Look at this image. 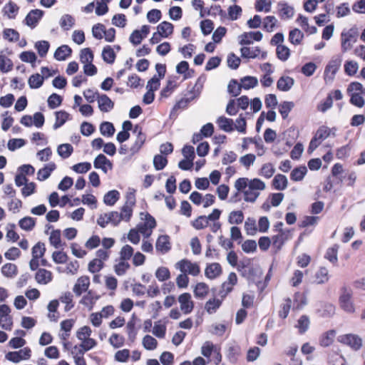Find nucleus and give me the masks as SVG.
I'll return each instance as SVG.
<instances>
[{
  "instance_id": "f257e3e1",
  "label": "nucleus",
  "mask_w": 365,
  "mask_h": 365,
  "mask_svg": "<svg viewBox=\"0 0 365 365\" xmlns=\"http://www.w3.org/2000/svg\"><path fill=\"white\" fill-rule=\"evenodd\" d=\"M352 297L353 292L351 288L346 287L341 288L339 299V306L342 310L349 314H353L356 311Z\"/></svg>"
},
{
  "instance_id": "f03ea898",
  "label": "nucleus",
  "mask_w": 365,
  "mask_h": 365,
  "mask_svg": "<svg viewBox=\"0 0 365 365\" xmlns=\"http://www.w3.org/2000/svg\"><path fill=\"white\" fill-rule=\"evenodd\" d=\"M358 36L357 31L355 29L344 30L341 34V50L343 52L349 51L356 42Z\"/></svg>"
},
{
  "instance_id": "7ed1b4c3",
  "label": "nucleus",
  "mask_w": 365,
  "mask_h": 365,
  "mask_svg": "<svg viewBox=\"0 0 365 365\" xmlns=\"http://www.w3.org/2000/svg\"><path fill=\"white\" fill-rule=\"evenodd\" d=\"M341 59L338 58L331 59L329 62L324 70V78L326 83H332L335 75L341 66Z\"/></svg>"
},
{
  "instance_id": "20e7f679",
  "label": "nucleus",
  "mask_w": 365,
  "mask_h": 365,
  "mask_svg": "<svg viewBox=\"0 0 365 365\" xmlns=\"http://www.w3.org/2000/svg\"><path fill=\"white\" fill-rule=\"evenodd\" d=\"M44 15L43 10L35 9L31 10L26 16L23 23L31 29H35Z\"/></svg>"
},
{
  "instance_id": "39448f33",
  "label": "nucleus",
  "mask_w": 365,
  "mask_h": 365,
  "mask_svg": "<svg viewBox=\"0 0 365 365\" xmlns=\"http://www.w3.org/2000/svg\"><path fill=\"white\" fill-rule=\"evenodd\" d=\"M31 349L24 347L19 351H9L6 354V359L14 363H19L21 360H26L31 357Z\"/></svg>"
},
{
  "instance_id": "423d86ee",
  "label": "nucleus",
  "mask_w": 365,
  "mask_h": 365,
  "mask_svg": "<svg viewBox=\"0 0 365 365\" xmlns=\"http://www.w3.org/2000/svg\"><path fill=\"white\" fill-rule=\"evenodd\" d=\"M180 303V310L185 314H190L194 308V302L190 293L185 292L181 294L178 298Z\"/></svg>"
},
{
  "instance_id": "0eeeda50",
  "label": "nucleus",
  "mask_w": 365,
  "mask_h": 365,
  "mask_svg": "<svg viewBox=\"0 0 365 365\" xmlns=\"http://www.w3.org/2000/svg\"><path fill=\"white\" fill-rule=\"evenodd\" d=\"M292 230L286 228L284 230H282L277 235L272 237V245L277 250H281L284 244L292 238L291 234Z\"/></svg>"
},
{
  "instance_id": "6e6552de",
  "label": "nucleus",
  "mask_w": 365,
  "mask_h": 365,
  "mask_svg": "<svg viewBox=\"0 0 365 365\" xmlns=\"http://www.w3.org/2000/svg\"><path fill=\"white\" fill-rule=\"evenodd\" d=\"M340 342L349 346L354 350H359L362 346V339L355 334H345L339 336Z\"/></svg>"
},
{
  "instance_id": "1a4fd4ad",
  "label": "nucleus",
  "mask_w": 365,
  "mask_h": 365,
  "mask_svg": "<svg viewBox=\"0 0 365 365\" xmlns=\"http://www.w3.org/2000/svg\"><path fill=\"white\" fill-rule=\"evenodd\" d=\"M133 133H137V138L135 143L130 148L132 155L135 154L140 150L145 140V135L142 133V128L140 125H135Z\"/></svg>"
},
{
  "instance_id": "9d476101",
  "label": "nucleus",
  "mask_w": 365,
  "mask_h": 365,
  "mask_svg": "<svg viewBox=\"0 0 365 365\" xmlns=\"http://www.w3.org/2000/svg\"><path fill=\"white\" fill-rule=\"evenodd\" d=\"M93 166L96 169H101L104 173H107L108 169L111 170L113 168L111 161L103 154H99L96 157Z\"/></svg>"
},
{
  "instance_id": "9b49d317",
  "label": "nucleus",
  "mask_w": 365,
  "mask_h": 365,
  "mask_svg": "<svg viewBox=\"0 0 365 365\" xmlns=\"http://www.w3.org/2000/svg\"><path fill=\"white\" fill-rule=\"evenodd\" d=\"M216 123L220 130L226 133H231L235 130V124L233 120L224 115L218 117Z\"/></svg>"
},
{
  "instance_id": "f8f14e48",
  "label": "nucleus",
  "mask_w": 365,
  "mask_h": 365,
  "mask_svg": "<svg viewBox=\"0 0 365 365\" xmlns=\"http://www.w3.org/2000/svg\"><path fill=\"white\" fill-rule=\"evenodd\" d=\"M90 285V278L87 276H82L77 279L73 291L76 296H81L83 292L88 290Z\"/></svg>"
},
{
  "instance_id": "ddd939ff",
  "label": "nucleus",
  "mask_w": 365,
  "mask_h": 365,
  "mask_svg": "<svg viewBox=\"0 0 365 365\" xmlns=\"http://www.w3.org/2000/svg\"><path fill=\"white\" fill-rule=\"evenodd\" d=\"M277 6L278 14L282 19H292L294 14V9L292 6L288 5L285 1H280L278 3Z\"/></svg>"
},
{
  "instance_id": "4468645a",
  "label": "nucleus",
  "mask_w": 365,
  "mask_h": 365,
  "mask_svg": "<svg viewBox=\"0 0 365 365\" xmlns=\"http://www.w3.org/2000/svg\"><path fill=\"white\" fill-rule=\"evenodd\" d=\"M222 267L217 262L208 264L205 269V275L207 278L214 279L222 274Z\"/></svg>"
},
{
  "instance_id": "2eb2a0df",
  "label": "nucleus",
  "mask_w": 365,
  "mask_h": 365,
  "mask_svg": "<svg viewBox=\"0 0 365 365\" xmlns=\"http://www.w3.org/2000/svg\"><path fill=\"white\" fill-rule=\"evenodd\" d=\"M98 106L101 111L107 113L111 110L114 107V103L106 94L98 96Z\"/></svg>"
},
{
  "instance_id": "dca6fc26",
  "label": "nucleus",
  "mask_w": 365,
  "mask_h": 365,
  "mask_svg": "<svg viewBox=\"0 0 365 365\" xmlns=\"http://www.w3.org/2000/svg\"><path fill=\"white\" fill-rule=\"evenodd\" d=\"M343 98V95L340 90H334L329 93L327 99L321 106V110L324 112L329 109L333 104V98L339 101Z\"/></svg>"
},
{
  "instance_id": "f3484780",
  "label": "nucleus",
  "mask_w": 365,
  "mask_h": 365,
  "mask_svg": "<svg viewBox=\"0 0 365 365\" xmlns=\"http://www.w3.org/2000/svg\"><path fill=\"white\" fill-rule=\"evenodd\" d=\"M294 84V80L292 77L282 76L277 82L278 90L284 92L289 91Z\"/></svg>"
},
{
  "instance_id": "a211bd4d",
  "label": "nucleus",
  "mask_w": 365,
  "mask_h": 365,
  "mask_svg": "<svg viewBox=\"0 0 365 365\" xmlns=\"http://www.w3.org/2000/svg\"><path fill=\"white\" fill-rule=\"evenodd\" d=\"M10 312L11 309L7 304L0 305V317L4 318V321L6 322V324H2L1 327L6 330H10L12 326V320L9 317Z\"/></svg>"
},
{
  "instance_id": "6ab92c4d",
  "label": "nucleus",
  "mask_w": 365,
  "mask_h": 365,
  "mask_svg": "<svg viewBox=\"0 0 365 365\" xmlns=\"http://www.w3.org/2000/svg\"><path fill=\"white\" fill-rule=\"evenodd\" d=\"M96 344V340L92 338L83 339L79 346L76 345L73 349L75 350L78 349V354L83 355L85 352L95 347Z\"/></svg>"
},
{
  "instance_id": "aec40b11",
  "label": "nucleus",
  "mask_w": 365,
  "mask_h": 365,
  "mask_svg": "<svg viewBox=\"0 0 365 365\" xmlns=\"http://www.w3.org/2000/svg\"><path fill=\"white\" fill-rule=\"evenodd\" d=\"M155 248L163 254L168 252L171 249L169 237L166 235H160L156 241Z\"/></svg>"
},
{
  "instance_id": "412c9836",
  "label": "nucleus",
  "mask_w": 365,
  "mask_h": 365,
  "mask_svg": "<svg viewBox=\"0 0 365 365\" xmlns=\"http://www.w3.org/2000/svg\"><path fill=\"white\" fill-rule=\"evenodd\" d=\"M56 169V165L54 163H50L46 164L43 168L38 170L37 173V180L39 181H43L48 179L51 173Z\"/></svg>"
},
{
  "instance_id": "4be33fe9",
  "label": "nucleus",
  "mask_w": 365,
  "mask_h": 365,
  "mask_svg": "<svg viewBox=\"0 0 365 365\" xmlns=\"http://www.w3.org/2000/svg\"><path fill=\"white\" fill-rule=\"evenodd\" d=\"M35 279L38 284H47L52 280V273L46 269H38Z\"/></svg>"
},
{
  "instance_id": "5701e85b",
  "label": "nucleus",
  "mask_w": 365,
  "mask_h": 365,
  "mask_svg": "<svg viewBox=\"0 0 365 365\" xmlns=\"http://www.w3.org/2000/svg\"><path fill=\"white\" fill-rule=\"evenodd\" d=\"M72 49L68 45H62L58 47L54 53V58L57 61H65L68 57L71 56Z\"/></svg>"
},
{
  "instance_id": "b1692460",
  "label": "nucleus",
  "mask_w": 365,
  "mask_h": 365,
  "mask_svg": "<svg viewBox=\"0 0 365 365\" xmlns=\"http://www.w3.org/2000/svg\"><path fill=\"white\" fill-rule=\"evenodd\" d=\"M99 298L100 296L96 294L92 290H89L81 299L80 303L86 306L91 310Z\"/></svg>"
},
{
  "instance_id": "393cba45",
  "label": "nucleus",
  "mask_w": 365,
  "mask_h": 365,
  "mask_svg": "<svg viewBox=\"0 0 365 365\" xmlns=\"http://www.w3.org/2000/svg\"><path fill=\"white\" fill-rule=\"evenodd\" d=\"M19 10V7L12 1H9L3 8L4 15L7 16L9 19L16 18Z\"/></svg>"
},
{
  "instance_id": "a878e982",
  "label": "nucleus",
  "mask_w": 365,
  "mask_h": 365,
  "mask_svg": "<svg viewBox=\"0 0 365 365\" xmlns=\"http://www.w3.org/2000/svg\"><path fill=\"white\" fill-rule=\"evenodd\" d=\"M241 56L244 58H255L261 53L259 47L243 46L240 48Z\"/></svg>"
},
{
  "instance_id": "bb28decb",
  "label": "nucleus",
  "mask_w": 365,
  "mask_h": 365,
  "mask_svg": "<svg viewBox=\"0 0 365 365\" xmlns=\"http://www.w3.org/2000/svg\"><path fill=\"white\" fill-rule=\"evenodd\" d=\"M157 29L163 38H168L173 34L174 26L171 23L164 21L157 26Z\"/></svg>"
},
{
  "instance_id": "cd10ccee",
  "label": "nucleus",
  "mask_w": 365,
  "mask_h": 365,
  "mask_svg": "<svg viewBox=\"0 0 365 365\" xmlns=\"http://www.w3.org/2000/svg\"><path fill=\"white\" fill-rule=\"evenodd\" d=\"M70 114L65 110L55 112L56 122L53 125L54 130L61 128L68 120Z\"/></svg>"
},
{
  "instance_id": "c85d7f7f",
  "label": "nucleus",
  "mask_w": 365,
  "mask_h": 365,
  "mask_svg": "<svg viewBox=\"0 0 365 365\" xmlns=\"http://www.w3.org/2000/svg\"><path fill=\"white\" fill-rule=\"evenodd\" d=\"M102 58L108 64H113L115 62L116 55L113 48L109 46H106L102 51Z\"/></svg>"
},
{
  "instance_id": "c756f323",
  "label": "nucleus",
  "mask_w": 365,
  "mask_h": 365,
  "mask_svg": "<svg viewBox=\"0 0 365 365\" xmlns=\"http://www.w3.org/2000/svg\"><path fill=\"white\" fill-rule=\"evenodd\" d=\"M288 184L287 178L282 174H277L272 180V185L277 190H284L287 188Z\"/></svg>"
},
{
  "instance_id": "7c9ffc66",
  "label": "nucleus",
  "mask_w": 365,
  "mask_h": 365,
  "mask_svg": "<svg viewBox=\"0 0 365 365\" xmlns=\"http://www.w3.org/2000/svg\"><path fill=\"white\" fill-rule=\"evenodd\" d=\"M120 198V192L112 190L106 192L103 197V202L108 206H113Z\"/></svg>"
},
{
  "instance_id": "2f4dec72",
  "label": "nucleus",
  "mask_w": 365,
  "mask_h": 365,
  "mask_svg": "<svg viewBox=\"0 0 365 365\" xmlns=\"http://www.w3.org/2000/svg\"><path fill=\"white\" fill-rule=\"evenodd\" d=\"M44 76L39 73L32 74L28 79V84L31 89H37L42 86L44 81Z\"/></svg>"
},
{
  "instance_id": "473e14b6",
  "label": "nucleus",
  "mask_w": 365,
  "mask_h": 365,
  "mask_svg": "<svg viewBox=\"0 0 365 365\" xmlns=\"http://www.w3.org/2000/svg\"><path fill=\"white\" fill-rule=\"evenodd\" d=\"M190 93L191 95L190 97L182 98L175 104L171 113L173 111L178 110V109H184V108H187L188 104L192 101H193L195 98L197 97V96H196V94L193 93V91H190Z\"/></svg>"
},
{
  "instance_id": "72a5a7b5",
  "label": "nucleus",
  "mask_w": 365,
  "mask_h": 365,
  "mask_svg": "<svg viewBox=\"0 0 365 365\" xmlns=\"http://www.w3.org/2000/svg\"><path fill=\"white\" fill-rule=\"evenodd\" d=\"M75 19L70 14H63L59 21V24L63 30L68 31L75 25Z\"/></svg>"
},
{
  "instance_id": "f704fd0d",
  "label": "nucleus",
  "mask_w": 365,
  "mask_h": 365,
  "mask_svg": "<svg viewBox=\"0 0 365 365\" xmlns=\"http://www.w3.org/2000/svg\"><path fill=\"white\" fill-rule=\"evenodd\" d=\"M222 300L216 298L209 299L205 304V309L210 314H214L220 307Z\"/></svg>"
},
{
  "instance_id": "c9c22d12",
  "label": "nucleus",
  "mask_w": 365,
  "mask_h": 365,
  "mask_svg": "<svg viewBox=\"0 0 365 365\" xmlns=\"http://www.w3.org/2000/svg\"><path fill=\"white\" fill-rule=\"evenodd\" d=\"M73 152V146L69 143H63L58 146L57 153L63 159L68 158Z\"/></svg>"
},
{
  "instance_id": "e433bc0d",
  "label": "nucleus",
  "mask_w": 365,
  "mask_h": 365,
  "mask_svg": "<svg viewBox=\"0 0 365 365\" xmlns=\"http://www.w3.org/2000/svg\"><path fill=\"white\" fill-rule=\"evenodd\" d=\"M99 129L101 135L107 137L113 136L115 131L113 124L108 121L101 123Z\"/></svg>"
},
{
  "instance_id": "4c0bfd02",
  "label": "nucleus",
  "mask_w": 365,
  "mask_h": 365,
  "mask_svg": "<svg viewBox=\"0 0 365 365\" xmlns=\"http://www.w3.org/2000/svg\"><path fill=\"white\" fill-rule=\"evenodd\" d=\"M240 83L242 88L248 90L256 87L258 84V80L255 76H247L240 79Z\"/></svg>"
},
{
  "instance_id": "58836bf2",
  "label": "nucleus",
  "mask_w": 365,
  "mask_h": 365,
  "mask_svg": "<svg viewBox=\"0 0 365 365\" xmlns=\"http://www.w3.org/2000/svg\"><path fill=\"white\" fill-rule=\"evenodd\" d=\"M36 225V220L31 217H24L19 221V227L26 231H31Z\"/></svg>"
},
{
  "instance_id": "ea45409f",
  "label": "nucleus",
  "mask_w": 365,
  "mask_h": 365,
  "mask_svg": "<svg viewBox=\"0 0 365 365\" xmlns=\"http://www.w3.org/2000/svg\"><path fill=\"white\" fill-rule=\"evenodd\" d=\"M241 83H239L236 79H232L227 86V92L233 97L238 96L242 91Z\"/></svg>"
},
{
  "instance_id": "a19ab883",
  "label": "nucleus",
  "mask_w": 365,
  "mask_h": 365,
  "mask_svg": "<svg viewBox=\"0 0 365 365\" xmlns=\"http://www.w3.org/2000/svg\"><path fill=\"white\" fill-rule=\"evenodd\" d=\"M17 272L16 265L12 263H6L1 267V273L6 277L12 278L17 274Z\"/></svg>"
},
{
  "instance_id": "79ce46f5",
  "label": "nucleus",
  "mask_w": 365,
  "mask_h": 365,
  "mask_svg": "<svg viewBox=\"0 0 365 365\" xmlns=\"http://www.w3.org/2000/svg\"><path fill=\"white\" fill-rule=\"evenodd\" d=\"M344 68L345 73L349 76H352L357 73L359 66L356 61L350 60L345 62Z\"/></svg>"
},
{
  "instance_id": "37998d69",
  "label": "nucleus",
  "mask_w": 365,
  "mask_h": 365,
  "mask_svg": "<svg viewBox=\"0 0 365 365\" xmlns=\"http://www.w3.org/2000/svg\"><path fill=\"white\" fill-rule=\"evenodd\" d=\"M176 87L175 78H169L167 81L166 86L161 90L160 98H168Z\"/></svg>"
},
{
  "instance_id": "c03bdc74",
  "label": "nucleus",
  "mask_w": 365,
  "mask_h": 365,
  "mask_svg": "<svg viewBox=\"0 0 365 365\" xmlns=\"http://www.w3.org/2000/svg\"><path fill=\"white\" fill-rule=\"evenodd\" d=\"M307 171L305 166L295 168L291 172L290 178L293 181H300L304 178Z\"/></svg>"
},
{
  "instance_id": "a18cd8bd",
  "label": "nucleus",
  "mask_w": 365,
  "mask_h": 365,
  "mask_svg": "<svg viewBox=\"0 0 365 365\" xmlns=\"http://www.w3.org/2000/svg\"><path fill=\"white\" fill-rule=\"evenodd\" d=\"M3 38L10 42H16L19 40V33L14 29H4L3 31Z\"/></svg>"
},
{
  "instance_id": "49530a36",
  "label": "nucleus",
  "mask_w": 365,
  "mask_h": 365,
  "mask_svg": "<svg viewBox=\"0 0 365 365\" xmlns=\"http://www.w3.org/2000/svg\"><path fill=\"white\" fill-rule=\"evenodd\" d=\"M294 104L292 101H284L279 106V112L281 114L283 119H286L288 117L289 112L294 108Z\"/></svg>"
},
{
  "instance_id": "de8ad7c7",
  "label": "nucleus",
  "mask_w": 365,
  "mask_h": 365,
  "mask_svg": "<svg viewBox=\"0 0 365 365\" xmlns=\"http://www.w3.org/2000/svg\"><path fill=\"white\" fill-rule=\"evenodd\" d=\"M62 101L63 98L60 95L53 93L48 98V106L51 109H55L61 105Z\"/></svg>"
},
{
  "instance_id": "09e8293b",
  "label": "nucleus",
  "mask_w": 365,
  "mask_h": 365,
  "mask_svg": "<svg viewBox=\"0 0 365 365\" xmlns=\"http://www.w3.org/2000/svg\"><path fill=\"white\" fill-rule=\"evenodd\" d=\"M208 291L209 287L207 284L204 282H199L195 285L194 294L197 298H203L207 294Z\"/></svg>"
},
{
  "instance_id": "8fccbe9b",
  "label": "nucleus",
  "mask_w": 365,
  "mask_h": 365,
  "mask_svg": "<svg viewBox=\"0 0 365 365\" xmlns=\"http://www.w3.org/2000/svg\"><path fill=\"white\" fill-rule=\"evenodd\" d=\"M12 61L4 55H0V71L2 73H8L13 68Z\"/></svg>"
},
{
  "instance_id": "3c124183",
  "label": "nucleus",
  "mask_w": 365,
  "mask_h": 365,
  "mask_svg": "<svg viewBox=\"0 0 365 365\" xmlns=\"http://www.w3.org/2000/svg\"><path fill=\"white\" fill-rule=\"evenodd\" d=\"M168 164V159L165 156L158 154L153 158V166L156 170H162Z\"/></svg>"
},
{
  "instance_id": "603ef678",
  "label": "nucleus",
  "mask_w": 365,
  "mask_h": 365,
  "mask_svg": "<svg viewBox=\"0 0 365 365\" xmlns=\"http://www.w3.org/2000/svg\"><path fill=\"white\" fill-rule=\"evenodd\" d=\"M303 37V33L298 29L291 30L289 34V40L294 45L299 44Z\"/></svg>"
},
{
  "instance_id": "864d4df0",
  "label": "nucleus",
  "mask_w": 365,
  "mask_h": 365,
  "mask_svg": "<svg viewBox=\"0 0 365 365\" xmlns=\"http://www.w3.org/2000/svg\"><path fill=\"white\" fill-rule=\"evenodd\" d=\"M276 54L277 58L282 61H287L290 56L289 48L284 45H277L276 48Z\"/></svg>"
},
{
  "instance_id": "5fc2aeb1",
  "label": "nucleus",
  "mask_w": 365,
  "mask_h": 365,
  "mask_svg": "<svg viewBox=\"0 0 365 365\" xmlns=\"http://www.w3.org/2000/svg\"><path fill=\"white\" fill-rule=\"evenodd\" d=\"M50 48V43L47 41H38L35 43V48L37 50L41 57H44L47 54Z\"/></svg>"
},
{
  "instance_id": "6e6d98bb",
  "label": "nucleus",
  "mask_w": 365,
  "mask_h": 365,
  "mask_svg": "<svg viewBox=\"0 0 365 365\" xmlns=\"http://www.w3.org/2000/svg\"><path fill=\"white\" fill-rule=\"evenodd\" d=\"M93 53L90 48H85L81 50L80 61L82 63L85 64L93 62Z\"/></svg>"
},
{
  "instance_id": "4d7b16f0",
  "label": "nucleus",
  "mask_w": 365,
  "mask_h": 365,
  "mask_svg": "<svg viewBox=\"0 0 365 365\" xmlns=\"http://www.w3.org/2000/svg\"><path fill=\"white\" fill-rule=\"evenodd\" d=\"M277 22L274 16H267L264 18L262 21L263 29L267 32H272Z\"/></svg>"
},
{
  "instance_id": "13d9d810",
  "label": "nucleus",
  "mask_w": 365,
  "mask_h": 365,
  "mask_svg": "<svg viewBox=\"0 0 365 365\" xmlns=\"http://www.w3.org/2000/svg\"><path fill=\"white\" fill-rule=\"evenodd\" d=\"M50 244L53 246L56 249L59 248L61 246V230H54L51 232L49 237Z\"/></svg>"
},
{
  "instance_id": "bf43d9fd",
  "label": "nucleus",
  "mask_w": 365,
  "mask_h": 365,
  "mask_svg": "<svg viewBox=\"0 0 365 365\" xmlns=\"http://www.w3.org/2000/svg\"><path fill=\"white\" fill-rule=\"evenodd\" d=\"M339 246L337 245H334L327 250L325 254V258L327 259L329 262L333 264H336L337 262V254H338Z\"/></svg>"
},
{
  "instance_id": "052dcab7",
  "label": "nucleus",
  "mask_w": 365,
  "mask_h": 365,
  "mask_svg": "<svg viewBox=\"0 0 365 365\" xmlns=\"http://www.w3.org/2000/svg\"><path fill=\"white\" fill-rule=\"evenodd\" d=\"M158 345L157 340L150 335H145L143 339V346L147 350H154Z\"/></svg>"
},
{
  "instance_id": "680f3d73",
  "label": "nucleus",
  "mask_w": 365,
  "mask_h": 365,
  "mask_svg": "<svg viewBox=\"0 0 365 365\" xmlns=\"http://www.w3.org/2000/svg\"><path fill=\"white\" fill-rule=\"evenodd\" d=\"M244 220L243 212L240 210L239 211H232L230 213L228 217V222L230 224H241Z\"/></svg>"
},
{
  "instance_id": "e2e57ef3",
  "label": "nucleus",
  "mask_w": 365,
  "mask_h": 365,
  "mask_svg": "<svg viewBox=\"0 0 365 365\" xmlns=\"http://www.w3.org/2000/svg\"><path fill=\"white\" fill-rule=\"evenodd\" d=\"M275 172V168L270 163L264 164L260 170L259 175L265 178H270Z\"/></svg>"
},
{
  "instance_id": "0e129e2a",
  "label": "nucleus",
  "mask_w": 365,
  "mask_h": 365,
  "mask_svg": "<svg viewBox=\"0 0 365 365\" xmlns=\"http://www.w3.org/2000/svg\"><path fill=\"white\" fill-rule=\"evenodd\" d=\"M227 66L229 68H230L231 69H233V70H236L239 68V66L240 65L241 59L240 57L236 56L234 53H230L227 56Z\"/></svg>"
},
{
  "instance_id": "69168bd1",
  "label": "nucleus",
  "mask_w": 365,
  "mask_h": 365,
  "mask_svg": "<svg viewBox=\"0 0 365 365\" xmlns=\"http://www.w3.org/2000/svg\"><path fill=\"white\" fill-rule=\"evenodd\" d=\"M155 277L160 282L166 281L170 277V270L165 267H158L155 271Z\"/></svg>"
},
{
  "instance_id": "338daca9",
  "label": "nucleus",
  "mask_w": 365,
  "mask_h": 365,
  "mask_svg": "<svg viewBox=\"0 0 365 365\" xmlns=\"http://www.w3.org/2000/svg\"><path fill=\"white\" fill-rule=\"evenodd\" d=\"M134 250L129 245H124L120 251V260L127 261L131 258L133 255Z\"/></svg>"
},
{
  "instance_id": "774afa93",
  "label": "nucleus",
  "mask_w": 365,
  "mask_h": 365,
  "mask_svg": "<svg viewBox=\"0 0 365 365\" xmlns=\"http://www.w3.org/2000/svg\"><path fill=\"white\" fill-rule=\"evenodd\" d=\"M26 141L22 138H12L8 142L7 147L11 151L21 148L26 145Z\"/></svg>"
}]
</instances>
